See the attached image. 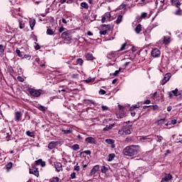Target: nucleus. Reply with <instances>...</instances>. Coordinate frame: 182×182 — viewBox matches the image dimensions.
Returning a JSON list of instances; mask_svg holds the SVG:
<instances>
[{
	"label": "nucleus",
	"instance_id": "nucleus-1",
	"mask_svg": "<svg viewBox=\"0 0 182 182\" xmlns=\"http://www.w3.org/2000/svg\"><path fill=\"white\" fill-rule=\"evenodd\" d=\"M140 153V146L139 145H129L126 146L123 151L122 154L128 157H134Z\"/></svg>",
	"mask_w": 182,
	"mask_h": 182
},
{
	"label": "nucleus",
	"instance_id": "nucleus-2",
	"mask_svg": "<svg viewBox=\"0 0 182 182\" xmlns=\"http://www.w3.org/2000/svg\"><path fill=\"white\" fill-rule=\"evenodd\" d=\"M61 38L62 39H64V41H68L70 42V41L72 39V34L70 33V31H65L62 33Z\"/></svg>",
	"mask_w": 182,
	"mask_h": 182
},
{
	"label": "nucleus",
	"instance_id": "nucleus-3",
	"mask_svg": "<svg viewBox=\"0 0 182 182\" xmlns=\"http://www.w3.org/2000/svg\"><path fill=\"white\" fill-rule=\"evenodd\" d=\"M28 93L31 96H33L34 97H39L41 96V90H35L33 88L28 89Z\"/></svg>",
	"mask_w": 182,
	"mask_h": 182
},
{
	"label": "nucleus",
	"instance_id": "nucleus-4",
	"mask_svg": "<svg viewBox=\"0 0 182 182\" xmlns=\"http://www.w3.org/2000/svg\"><path fill=\"white\" fill-rule=\"evenodd\" d=\"M160 50L159 48H155L151 50V55L153 58H159L160 56Z\"/></svg>",
	"mask_w": 182,
	"mask_h": 182
},
{
	"label": "nucleus",
	"instance_id": "nucleus-5",
	"mask_svg": "<svg viewBox=\"0 0 182 182\" xmlns=\"http://www.w3.org/2000/svg\"><path fill=\"white\" fill-rule=\"evenodd\" d=\"M30 174H33L36 177H39V171L37 168L33 167L32 168L29 169Z\"/></svg>",
	"mask_w": 182,
	"mask_h": 182
},
{
	"label": "nucleus",
	"instance_id": "nucleus-6",
	"mask_svg": "<svg viewBox=\"0 0 182 182\" xmlns=\"http://www.w3.org/2000/svg\"><path fill=\"white\" fill-rule=\"evenodd\" d=\"M171 78V73H166L164 75V79L162 80V85H166V82H168Z\"/></svg>",
	"mask_w": 182,
	"mask_h": 182
},
{
	"label": "nucleus",
	"instance_id": "nucleus-7",
	"mask_svg": "<svg viewBox=\"0 0 182 182\" xmlns=\"http://www.w3.org/2000/svg\"><path fill=\"white\" fill-rule=\"evenodd\" d=\"M85 143H88L90 144H96V139L93 137H87L85 139Z\"/></svg>",
	"mask_w": 182,
	"mask_h": 182
},
{
	"label": "nucleus",
	"instance_id": "nucleus-8",
	"mask_svg": "<svg viewBox=\"0 0 182 182\" xmlns=\"http://www.w3.org/2000/svg\"><path fill=\"white\" fill-rule=\"evenodd\" d=\"M168 95L169 99H171V97H173V96H178V89L176 88L175 90L168 92Z\"/></svg>",
	"mask_w": 182,
	"mask_h": 182
},
{
	"label": "nucleus",
	"instance_id": "nucleus-9",
	"mask_svg": "<svg viewBox=\"0 0 182 182\" xmlns=\"http://www.w3.org/2000/svg\"><path fill=\"white\" fill-rule=\"evenodd\" d=\"M54 165L55 167V170L59 172V171H62V164L60 162H54Z\"/></svg>",
	"mask_w": 182,
	"mask_h": 182
},
{
	"label": "nucleus",
	"instance_id": "nucleus-10",
	"mask_svg": "<svg viewBox=\"0 0 182 182\" xmlns=\"http://www.w3.org/2000/svg\"><path fill=\"white\" fill-rule=\"evenodd\" d=\"M99 168H100L99 165L95 166L92 168V170H91V171H90V176H94V174H95V173H97V171H99Z\"/></svg>",
	"mask_w": 182,
	"mask_h": 182
},
{
	"label": "nucleus",
	"instance_id": "nucleus-11",
	"mask_svg": "<svg viewBox=\"0 0 182 182\" xmlns=\"http://www.w3.org/2000/svg\"><path fill=\"white\" fill-rule=\"evenodd\" d=\"M58 146V142L56 141H51L48 144V147L50 150H53L55 147Z\"/></svg>",
	"mask_w": 182,
	"mask_h": 182
},
{
	"label": "nucleus",
	"instance_id": "nucleus-12",
	"mask_svg": "<svg viewBox=\"0 0 182 182\" xmlns=\"http://www.w3.org/2000/svg\"><path fill=\"white\" fill-rule=\"evenodd\" d=\"M165 181L168 182L173 178V176L170 173H166L165 176L162 178Z\"/></svg>",
	"mask_w": 182,
	"mask_h": 182
},
{
	"label": "nucleus",
	"instance_id": "nucleus-13",
	"mask_svg": "<svg viewBox=\"0 0 182 182\" xmlns=\"http://www.w3.org/2000/svg\"><path fill=\"white\" fill-rule=\"evenodd\" d=\"M171 5H173V6H176V8H178V6H180V5H181V3H180V1L178 0H171Z\"/></svg>",
	"mask_w": 182,
	"mask_h": 182
},
{
	"label": "nucleus",
	"instance_id": "nucleus-14",
	"mask_svg": "<svg viewBox=\"0 0 182 182\" xmlns=\"http://www.w3.org/2000/svg\"><path fill=\"white\" fill-rule=\"evenodd\" d=\"M21 117H22V113H21V112H16L15 114L16 122H19Z\"/></svg>",
	"mask_w": 182,
	"mask_h": 182
},
{
	"label": "nucleus",
	"instance_id": "nucleus-15",
	"mask_svg": "<svg viewBox=\"0 0 182 182\" xmlns=\"http://www.w3.org/2000/svg\"><path fill=\"white\" fill-rule=\"evenodd\" d=\"M29 23L31 31H33V28L35 27V25H36V21L35 19H31L30 20Z\"/></svg>",
	"mask_w": 182,
	"mask_h": 182
},
{
	"label": "nucleus",
	"instance_id": "nucleus-16",
	"mask_svg": "<svg viewBox=\"0 0 182 182\" xmlns=\"http://www.w3.org/2000/svg\"><path fill=\"white\" fill-rule=\"evenodd\" d=\"M124 129V133L125 134H130L132 133V131H130V127L126 126L123 127Z\"/></svg>",
	"mask_w": 182,
	"mask_h": 182
},
{
	"label": "nucleus",
	"instance_id": "nucleus-17",
	"mask_svg": "<svg viewBox=\"0 0 182 182\" xmlns=\"http://www.w3.org/2000/svg\"><path fill=\"white\" fill-rule=\"evenodd\" d=\"M114 126V124H110L109 125H107L104 129L103 132H109V130H111V129H113V127Z\"/></svg>",
	"mask_w": 182,
	"mask_h": 182
},
{
	"label": "nucleus",
	"instance_id": "nucleus-18",
	"mask_svg": "<svg viewBox=\"0 0 182 182\" xmlns=\"http://www.w3.org/2000/svg\"><path fill=\"white\" fill-rule=\"evenodd\" d=\"M85 58L87 60H93L95 59V58L93 57V54L90 53H87L85 55Z\"/></svg>",
	"mask_w": 182,
	"mask_h": 182
},
{
	"label": "nucleus",
	"instance_id": "nucleus-19",
	"mask_svg": "<svg viewBox=\"0 0 182 182\" xmlns=\"http://www.w3.org/2000/svg\"><path fill=\"white\" fill-rule=\"evenodd\" d=\"M163 136L160 135H155V140H156L157 143H161L163 141Z\"/></svg>",
	"mask_w": 182,
	"mask_h": 182
},
{
	"label": "nucleus",
	"instance_id": "nucleus-20",
	"mask_svg": "<svg viewBox=\"0 0 182 182\" xmlns=\"http://www.w3.org/2000/svg\"><path fill=\"white\" fill-rule=\"evenodd\" d=\"M14 164L12 162H9L6 165V170L7 172H9V170L13 167Z\"/></svg>",
	"mask_w": 182,
	"mask_h": 182
},
{
	"label": "nucleus",
	"instance_id": "nucleus-21",
	"mask_svg": "<svg viewBox=\"0 0 182 182\" xmlns=\"http://www.w3.org/2000/svg\"><path fill=\"white\" fill-rule=\"evenodd\" d=\"M37 109H38V110H41V112H46L47 108L43 105H38Z\"/></svg>",
	"mask_w": 182,
	"mask_h": 182
},
{
	"label": "nucleus",
	"instance_id": "nucleus-22",
	"mask_svg": "<svg viewBox=\"0 0 182 182\" xmlns=\"http://www.w3.org/2000/svg\"><path fill=\"white\" fill-rule=\"evenodd\" d=\"M80 6L84 9H89V4H87L86 2H82L80 4Z\"/></svg>",
	"mask_w": 182,
	"mask_h": 182
},
{
	"label": "nucleus",
	"instance_id": "nucleus-23",
	"mask_svg": "<svg viewBox=\"0 0 182 182\" xmlns=\"http://www.w3.org/2000/svg\"><path fill=\"white\" fill-rule=\"evenodd\" d=\"M164 43L165 45H168V43H170V37L169 36H168V37L164 36Z\"/></svg>",
	"mask_w": 182,
	"mask_h": 182
},
{
	"label": "nucleus",
	"instance_id": "nucleus-24",
	"mask_svg": "<svg viewBox=\"0 0 182 182\" xmlns=\"http://www.w3.org/2000/svg\"><path fill=\"white\" fill-rule=\"evenodd\" d=\"M135 32L136 33H139V32H141V24H138L136 27L135 28Z\"/></svg>",
	"mask_w": 182,
	"mask_h": 182
},
{
	"label": "nucleus",
	"instance_id": "nucleus-25",
	"mask_svg": "<svg viewBox=\"0 0 182 182\" xmlns=\"http://www.w3.org/2000/svg\"><path fill=\"white\" fill-rule=\"evenodd\" d=\"M5 52V47L4 45H0V56H2L4 55V53Z\"/></svg>",
	"mask_w": 182,
	"mask_h": 182
},
{
	"label": "nucleus",
	"instance_id": "nucleus-26",
	"mask_svg": "<svg viewBox=\"0 0 182 182\" xmlns=\"http://www.w3.org/2000/svg\"><path fill=\"white\" fill-rule=\"evenodd\" d=\"M122 21H123V16L119 15L115 22L117 25H119V23L122 22Z\"/></svg>",
	"mask_w": 182,
	"mask_h": 182
},
{
	"label": "nucleus",
	"instance_id": "nucleus-27",
	"mask_svg": "<svg viewBox=\"0 0 182 182\" xmlns=\"http://www.w3.org/2000/svg\"><path fill=\"white\" fill-rule=\"evenodd\" d=\"M114 157H116V155L114 154H109L108 161H113V160L114 159Z\"/></svg>",
	"mask_w": 182,
	"mask_h": 182
},
{
	"label": "nucleus",
	"instance_id": "nucleus-28",
	"mask_svg": "<svg viewBox=\"0 0 182 182\" xmlns=\"http://www.w3.org/2000/svg\"><path fill=\"white\" fill-rule=\"evenodd\" d=\"M105 143H107V144H114V139H107L105 140Z\"/></svg>",
	"mask_w": 182,
	"mask_h": 182
},
{
	"label": "nucleus",
	"instance_id": "nucleus-29",
	"mask_svg": "<svg viewBox=\"0 0 182 182\" xmlns=\"http://www.w3.org/2000/svg\"><path fill=\"white\" fill-rule=\"evenodd\" d=\"M26 133L29 137H35V133L33 132L27 131Z\"/></svg>",
	"mask_w": 182,
	"mask_h": 182
},
{
	"label": "nucleus",
	"instance_id": "nucleus-30",
	"mask_svg": "<svg viewBox=\"0 0 182 182\" xmlns=\"http://www.w3.org/2000/svg\"><path fill=\"white\" fill-rule=\"evenodd\" d=\"M18 23L20 29H23V28H25V23H23V21H22L21 20H18Z\"/></svg>",
	"mask_w": 182,
	"mask_h": 182
},
{
	"label": "nucleus",
	"instance_id": "nucleus-31",
	"mask_svg": "<svg viewBox=\"0 0 182 182\" xmlns=\"http://www.w3.org/2000/svg\"><path fill=\"white\" fill-rule=\"evenodd\" d=\"M47 35H54L55 34V31H53V29L51 28H48L47 31H46Z\"/></svg>",
	"mask_w": 182,
	"mask_h": 182
},
{
	"label": "nucleus",
	"instance_id": "nucleus-32",
	"mask_svg": "<svg viewBox=\"0 0 182 182\" xmlns=\"http://www.w3.org/2000/svg\"><path fill=\"white\" fill-rule=\"evenodd\" d=\"M71 149L73 150H74V151H76V150H79L80 147H79V144H74L71 146Z\"/></svg>",
	"mask_w": 182,
	"mask_h": 182
},
{
	"label": "nucleus",
	"instance_id": "nucleus-33",
	"mask_svg": "<svg viewBox=\"0 0 182 182\" xmlns=\"http://www.w3.org/2000/svg\"><path fill=\"white\" fill-rule=\"evenodd\" d=\"M83 153H85V154H87L88 156H90V154H92V151L90 150H87V151L80 152V156H82V154H83Z\"/></svg>",
	"mask_w": 182,
	"mask_h": 182
},
{
	"label": "nucleus",
	"instance_id": "nucleus-34",
	"mask_svg": "<svg viewBox=\"0 0 182 182\" xmlns=\"http://www.w3.org/2000/svg\"><path fill=\"white\" fill-rule=\"evenodd\" d=\"M175 15H176L177 16H181V15H182L181 9H178V10H176V11L175 12Z\"/></svg>",
	"mask_w": 182,
	"mask_h": 182
},
{
	"label": "nucleus",
	"instance_id": "nucleus-35",
	"mask_svg": "<svg viewBox=\"0 0 182 182\" xmlns=\"http://www.w3.org/2000/svg\"><path fill=\"white\" fill-rule=\"evenodd\" d=\"M141 140H146L147 141H153V139L149 138V136H142Z\"/></svg>",
	"mask_w": 182,
	"mask_h": 182
},
{
	"label": "nucleus",
	"instance_id": "nucleus-36",
	"mask_svg": "<svg viewBox=\"0 0 182 182\" xmlns=\"http://www.w3.org/2000/svg\"><path fill=\"white\" fill-rule=\"evenodd\" d=\"M59 177H53L51 179H50V182H59Z\"/></svg>",
	"mask_w": 182,
	"mask_h": 182
},
{
	"label": "nucleus",
	"instance_id": "nucleus-37",
	"mask_svg": "<svg viewBox=\"0 0 182 182\" xmlns=\"http://www.w3.org/2000/svg\"><path fill=\"white\" fill-rule=\"evenodd\" d=\"M107 170H109L108 168H107V167H106V166H102V168H101V173H107Z\"/></svg>",
	"mask_w": 182,
	"mask_h": 182
},
{
	"label": "nucleus",
	"instance_id": "nucleus-38",
	"mask_svg": "<svg viewBox=\"0 0 182 182\" xmlns=\"http://www.w3.org/2000/svg\"><path fill=\"white\" fill-rule=\"evenodd\" d=\"M77 65H80V66H82V65H83V60L82 58H77Z\"/></svg>",
	"mask_w": 182,
	"mask_h": 182
},
{
	"label": "nucleus",
	"instance_id": "nucleus-39",
	"mask_svg": "<svg viewBox=\"0 0 182 182\" xmlns=\"http://www.w3.org/2000/svg\"><path fill=\"white\" fill-rule=\"evenodd\" d=\"M16 53H17V55H18V56H19V58H22V56H23L22 55V53H21V50H19V49L16 50Z\"/></svg>",
	"mask_w": 182,
	"mask_h": 182
},
{
	"label": "nucleus",
	"instance_id": "nucleus-40",
	"mask_svg": "<svg viewBox=\"0 0 182 182\" xmlns=\"http://www.w3.org/2000/svg\"><path fill=\"white\" fill-rule=\"evenodd\" d=\"M85 82H86V83H91L92 82H95V78L90 77V78L85 80Z\"/></svg>",
	"mask_w": 182,
	"mask_h": 182
},
{
	"label": "nucleus",
	"instance_id": "nucleus-41",
	"mask_svg": "<svg viewBox=\"0 0 182 182\" xmlns=\"http://www.w3.org/2000/svg\"><path fill=\"white\" fill-rule=\"evenodd\" d=\"M107 58L108 59H114V54H112V53L107 54Z\"/></svg>",
	"mask_w": 182,
	"mask_h": 182
},
{
	"label": "nucleus",
	"instance_id": "nucleus-42",
	"mask_svg": "<svg viewBox=\"0 0 182 182\" xmlns=\"http://www.w3.org/2000/svg\"><path fill=\"white\" fill-rule=\"evenodd\" d=\"M102 26H105L107 28L106 31H110V29H112V26H110V24H108V25L103 24Z\"/></svg>",
	"mask_w": 182,
	"mask_h": 182
},
{
	"label": "nucleus",
	"instance_id": "nucleus-43",
	"mask_svg": "<svg viewBox=\"0 0 182 182\" xmlns=\"http://www.w3.org/2000/svg\"><path fill=\"white\" fill-rule=\"evenodd\" d=\"M127 45V43H124L122 45L119 50H124V49H126V46Z\"/></svg>",
	"mask_w": 182,
	"mask_h": 182
},
{
	"label": "nucleus",
	"instance_id": "nucleus-44",
	"mask_svg": "<svg viewBox=\"0 0 182 182\" xmlns=\"http://www.w3.org/2000/svg\"><path fill=\"white\" fill-rule=\"evenodd\" d=\"M134 109H139V106H137V105H135L130 107L131 111L134 110Z\"/></svg>",
	"mask_w": 182,
	"mask_h": 182
},
{
	"label": "nucleus",
	"instance_id": "nucleus-45",
	"mask_svg": "<svg viewBox=\"0 0 182 182\" xmlns=\"http://www.w3.org/2000/svg\"><path fill=\"white\" fill-rule=\"evenodd\" d=\"M17 80H18V82H24L25 80L22 77L18 76L17 77Z\"/></svg>",
	"mask_w": 182,
	"mask_h": 182
},
{
	"label": "nucleus",
	"instance_id": "nucleus-46",
	"mask_svg": "<svg viewBox=\"0 0 182 182\" xmlns=\"http://www.w3.org/2000/svg\"><path fill=\"white\" fill-rule=\"evenodd\" d=\"M118 134H122V135L125 134H124V129L123 127H122V129L121 130H119V131H118Z\"/></svg>",
	"mask_w": 182,
	"mask_h": 182
},
{
	"label": "nucleus",
	"instance_id": "nucleus-47",
	"mask_svg": "<svg viewBox=\"0 0 182 182\" xmlns=\"http://www.w3.org/2000/svg\"><path fill=\"white\" fill-rule=\"evenodd\" d=\"M71 77L73 79H77L79 77V74H73Z\"/></svg>",
	"mask_w": 182,
	"mask_h": 182
},
{
	"label": "nucleus",
	"instance_id": "nucleus-48",
	"mask_svg": "<svg viewBox=\"0 0 182 182\" xmlns=\"http://www.w3.org/2000/svg\"><path fill=\"white\" fill-rule=\"evenodd\" d=\"M36 46H35V49L36 50H39V49H41V46L38 45V43H35Z\"/></svg>",
	"mask_w": 182,
	"mask_h": 182
},
{
	"label": "nucleus",
	"instance_id": "nucleus-49",
	"mask_svg": "<svg viewBox=\"0 0 182 182\" xmlns=\"http://www.w3.org/2000/svg\"><path fill=\"white\" fill-rule=\"evenodd\" d=\"M106 33H107V30L100 31V35H106Z\"/></svg>",
	"mask_w": 182,
	"mask_h": 182
},
{
	"label": "nucleus",
	"instance_id": "nucleus-50",
	"mask_svg": "<svg viewBox=\"0 0 182 182\" xmlns=\"http://www.w3.org/2000/svg\"><path fill=\"white\" fill-rule=\"evenodd\" d=\"M74 170H75V171H79V170H80V167L79 166H77V164L76 166H75Z\"/></svg>",
	"mask_w": 182,
	"mask_h": 182
},
{
	"label": "nucleus",
	"instance_id": "nucleus-51",
	"mask_svg": "<svg viewBox=\"0 0 182 182\" xmlns=\"http://www.w3.org/2000/svg\"><path fill=\"white\" fill-rule=\"evenodd\" d=\"M152 110H159V106L158 105H152Z\"/></svg>",
	"mask_w": 182,
	"mask_h": 182
},
{
	"label": "nucleus",
	"instance_id": "nucleus-52",
	"mask_svg": "<svg viewBox=\"0 0 182 182\" xmlns=\"http://www.w3.org/2000/svg\"><path fill=\"white\" fill-rule=\"evenodd\" d=\"M42 159H38L37 161H36V166H40L41 164Z\"/></svg>",
	"mask_w": 182,
	"mask_h": 182
},
{
	"label": "nucleus",
	"instance_id": "nucleus-53",
	"mask_svg": "<svg viewBox=\"0 0 182 182\" xmlns=\"http://www.w3.org/2000/svg\"><path fill=\"white\" fill-rule=\"evenodd\" d=\"M99 93H100V95H106V90H100L99 91Z\"/></svg>",
	"mask_w": 182,
	"mask_h": 182
},
{
	"label": "nucleus",
	"instance_id": "nucleus-54",
	"mask_svg": "<svg viewBox=\"0 0 182 182\" xmlns=\"http://www.w3.org/2000/svg\"><path fill=\"white\" fill-rule=\"evenodd\" d=\"M127 6V4H121L119 6V9H124V8H126Z\"/></svg>",
	"mask_w": 182,
	"mask_h": 182
},
{
	"label": "nucleus",
	"instance_id": "nucleus-55",
	"mask_svg": "<svg viewBox=\"0 0 182 182\" xmlns=\"http://www.w3.org/2000/svg\"><path fill=\"white\" fill-rule=\"evenodd\" d=\"M71 178H76V173L73 172L70 175Z\"/></svg>",
	"mask_w": 182,
	"mask_h": 182
},
{
	"label": "nucleus",
	"instance_id": "nucleus-56",
	"mask_svg": "<svg viewBox=\"0 0 182 182\" xmlns=\"http://www.w3.org/2000/svg\"><path fill=\"white\" fill-rule=\"evenodd\" d=\"M150 103H151V101H150V100H146L144 102V105H150Z\"/></svg>",
	"mask_w": 182,
	"mask_h": 182
},
{
	"label": "nucleus",
	"instance_id": "nucleus-57",
	"mask_svg": "<svg viewBox=\"0 0 182 182\" xmlns=\"http://www.w3.org/2000/svg\"><path fill=\"white\" fill-rule=\"evenodd\" d=\"M146 16H147V13L146 12L142 13L141 15V18H146Z\"/></svg>",
	"mask_w": 182,
	"mask_h": 182
},
{
	"label": "nucleus",
	"instance_id": "nucleus-58",
	"mask_svg": "<svg viewBox=\"0 0 182 182\" xmlns=\"http://www.w3.org/2000/svg\"><path fill=\"white\" fill-rule=\"evenodd\" d=\"M102 109L103 111H105V110H108L109 107H107V106L102 105Z\"/></svg>",
	"mask_w": 182,
	"mask_h": 182
},
{
	"label": "nucleus",
	"instance_id": "nucleus-59",
	"mask_svg": "<svg viewBox=\"0 0 182 182\" xmlns=\"http://www.w3.org/2000/svg\"><path fill=\"white\" fill-rule=\"evenodd\" d=\"M41 167H45V166H46V162L43 161L41 160Z\"/></svg>",
	"mask_w": 182,
	"mask_h": 182
},
{
	"label": "nucleus",
	"instance_id": "nucleus-60",
	"mask_svg": "<svg viewBox=\"0 0 182 182\" xmlns=\"http://www.w3.org/2000/svg\"><path fill=\"white\" fill-rule=\"evenodd\" d=\"M63 31H65V28H63V26L60 27V28H59L60 33H62V32H63Z\"/></svg>",
	"mask_w": 182,
	"mask_h": 182
},
{
	"label": "nucleus",
	"instance_id": "nucleus-61",
	"mask_svg": "<svg viewBox=\"0 0 182 182\" xmlns=\"http://www.w3.org/2000/svg\"><path fill=\"white\" fill-rule=\"evenodd\" d=\"M61 21L63 22V23H65V24L68 23V21H66V19H65L64 18L61 19Z\"/></svg>",
	"mask_w": 182,
	"mask_h": 182
},
{
	"label": "nucleus",
	"instance_id": "nucleus-62",
	"mask_svg": "<svg viewBox=\"0 0 182 182\" xmlns=\"http://www.w3.org/2000/svg\"><path fill=\"white\" fill-rule=\"evenodd\" d=\"M63 132H64L65 134H69L71 133L70 130H64Z\"/></svg>",
	"mask_w": 182,
	"mask_h": 182
},
{
	"label": "nucleus",
	"instance_id": "nucleus-63",
	"mask_svg": "<svg viewBox=\"0 0 182 182\" xmlns=\"http://www.w3.org/2000/svg\"><path fill=\"white\" fill-rule=\"evenodd\" d=\"M23 58H25V59H31V55H24Z\"/></svg>",
	"mask_w": 182,
	"mask_h": 182
},
{
	"label": "nucleus",
	"instance_id": "nucleus-64",
	"mask_svg": "<svg viewBox=\"0 0 182 182\" xmlns=\"http://www.w3.org/2000/svg\"><path fill=\"white\" fill-rule=\"evenodd\" d=\"M171 123V124H176L177 123V120L172 119Z\"/></svg>",
	"mask_w": 182,
	"mask_h": 182
}]
</instances>
